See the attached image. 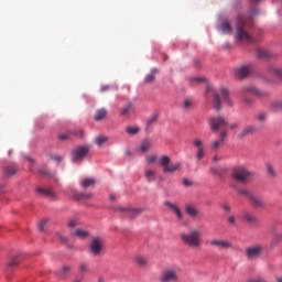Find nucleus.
Listing matches in <instances>:
<instances>
[{
  "mask_svg": "<svg viewBox=\"0 0 282 282\" xmlns=\"http://www.w3.org/2000/svg\"><path fill=\"white\" fill-rule=\"evenodd\" d=\"M185 213L193 219H195V217H197V215H199V212H197V207H195L194 205H191V204L185 205Z\"/></svg>",
  "mask_w": 282,
  "mask_h": 282,
  "instance_id": "obj_20",
  "label": "nucleus"
},
{
  "mask_svg": "<svg viewBox=\"0 0 282 282\" xmlns=\"http://www.w3.org/2000/svg\"><path fill=\"white\" fill-rule=\"evenodd\" d=\"M159 163L162 167L163 173L173 174L175 173V171H180V169L182 167V163L180 162L171 164V158H169V155L161 156Z\"/></svg>",
  "mask_w": 282,
  "mask_h": 282,
  "instance_id": "obj_7",
  "label": "nucleus"
},
{
  "mask_svg": "<svg viewBox=\"0 0 282 282\" xmlns=\"http://www.w3.org/2000/svg\"><path fill=\"white\" fill-rule=\"evenodd\" d=\"M95 142L97 144V147H101L104 145L106 142H109V137H105V135H99L95 138Z\"/></svg>",
  "mask_w": 282,
  "mask_h": 282,
  "instance_id": "obj_34",
  "label": "nucleus"
},
{
  "mask_svg": "<svg viewBox=\"0 0 282 282\" xmlns=\"http://www.w3.org/2000/svg\"><path fill=\"white\" fill-rule=\"evenodd\" d=\"M237 127H239V123L234 122V123H230L229 129H231V131H235V129H237Z\"/></svg>",
  "mask_w": 282,
  "mask_h": 282,
  "instance_id": "obj_55",
  "label": "nucleus"
},
{
  "mask_svg": "<svg viewBox=\"0 0 282 282\" xmlns=\"http://www.w3.org/2000/svg\"><path fill=\"white\" fill-rule=\"evenodd\" d=\"M242 219L251 228H257V226L260 224L259 217H257V215L252 214L250 210H245L242 213Z\"/></svg>",
  "mask_w": 282,
  "mask_h": 282,
  "instance_id": "obj_12",
  "label": "nucleus"
},
{
  "mask_svg": "<svg viewBox=\"0 0 282 282\" xmlns=\"http://www.w3.org/2000/svg\"><path fill=\"white\" fill-rule=\"evenodd\" d=\"M131 111H133V105L127 104L121 109V116H129V113H131Z\"/></svg>",
  "mask_w": 282,
  "mask_h": 282,
  "instance_id": "obj_35",
  "label": "nucleus"
},
{
  "mask_svg": "<svg viewBox=\"0 0 282 282\" xmlns=\"http://www.w3.org/2000/svg\"><path fill=\"white\" fill-rule=\"evenodd\" d=\"M248 202L252 208H265V203L261 196L251 194L248 198Z\"/></svg>",
  "mask_w": 282,
  "mask_h": 282,
  "instance_id": "obj_14",
  "label": "nucleus"
},
{
  "mask_svg": "<svg viewBox=\"0 0 282 282\" xmlns=\"http://www.w3.org/2000/svg\"><path fill=\"white\" fill-rule=\"evenodd\" d=\"M247 259H259L263 254V247L261 245H253L245 249Z\"/></svg>",
  "mask_w": 282,
  "mask_h": 282,
  "instance_id": "obj_9",
  "label": "nucleus"
},
{
  "mask_svg": "<svg viewBox=\"0 0 282 282\" xmlns=\"http://www.w3.org/2000/svg\"><path fill=\"white\" fill-rule=\"evenodd\" d=\"M155 120H158V115H152L151 117H149V119L147 121V127H151V124H153V122H155Z\"/></svg>",
  "mask_w": 282,
  "mask_h": 282,
  "instance_id": "obj_43",
  "label": "nucleus"
},
{
  "mask_svg": "<svg viewBox=\"0 0 282 282\" xmlns=\"http://www.w3.org/2000/svg\"><path fill=\"white\" fill-rule=\"evenodd\" d=\"M37 175H40V177H54V172L45 169H40L37 170Z\"/></svg>",
  "mask_w": 282,
  "mask_h": 282,
  "instance_id": "obj_32",
  "label": "nucleus"
},
{
  "mask_svg": "<svg viewBox=\"0 0 282 282\" xmlns=\"http://www.w3.org/2000/svg\"><path fill=\"white\" fill-rule=\"evenodd\" d=\"M158 160V156L150 154L147 156V162L148 164H153V162H155Z\"/></svg>",
  "mask_w": 282,
  "mask_h": 282,
  "instance_id": "obj_49",
  "label": "nucleus"
},
{
  "mask_svg": "<svg viewBox=\"0 0 282 282\" xmlns=\"http://www.w3.org/2000/svg\"><path fill=\"white\" fill-rule=\"evenodd\" d=\"M145 178H147L148 182H155V171L148 170L145 172Z\"/></svg>",
  "mask_w": 282,
  "mask_h": 282,
  "instance_id": "obj_36",
  "label": "nucleus"
},
{
  "mask_svg": "<svg viewBox=\"0 0 282 282\" xmlns=\"http://www.w3.org/2000/svg\"><path fill=\"white\" fill-rule=\"evenodd\" d=\"M257 56L258 58H260L261 61H268L270 58L274 57V54L271 51H268L265 48H258L257 50Z\"/></svg>",
  "mask_w": 282,
  "mask_h": 282,
  "instance_id": "obj_17",
  "label": "nucleus"
},
{
  "mask_svg": "<svg viewBox=\"0 0 282 282\" xmlns=\"http://www.w3.org/2000/svg\"><path fill=\"white\" fill-rule=\"evenodd\" d=\"M193 80H195L196 83H204V80H206V79L202 78V77H195V78H193Z\"/></svg>",
  "mask_w": 282,
  "mask_h": 282,
  "instance_id": "obj_57",
  "label": "nucleus"
},
{
  "mask_svg": "<svg viewBox=\"0 0 282 282\" xmlns=\"http://www.w3.org/2000/svg\"><path fill=\"white\" fill-rule=\"evenodd\" d=\"M183 185L184 186H193V182L188 181V178L183 180Z\"/></svg>",
  "mask_w": 282,
  "mask_h": 282,
  "instance_id": "obj_53",
  "label": "nucleus"
},
{
  "mask_svg": "<svg viewBox=\"0 0 282 282\" xmlns=\"http://www.w3.org/2000/svg\"><path fill=\"white\" fill-rule=\"evenodd\" d=\"M72 270V268L67 267V265H64L62 267L61 271H59V274L62 276H65V274H67V272H69Z\"/></svg>",
  "mask_w": 282,
  "mask_h": 282,
  "instance_id": "obj_47",
  "label": "nucleus"
},
{
  "mask_svg": "<svg viewBox=\"0 0 282 282\" xmlns=\"http://www.w3.org/2000/svg\"><path fill=\"white\" fill-rule=\"evenodd\" d=\"M227 224L229 226H236L237 225V218L235 216H228Z\"/></svg>",
  "mask_w": 282,
  "mask_h": 282,
  "instance_id": "obj_42",
  "label": "nucleus"
},
{
  "mask_svg": "<svg viewBox=\"0 0 282 282\" xmlns=\"http://www.w3.org/2000/svg\"><path fill=\"white\" fill-rule=\"evenodd\" d=\"M229 48H230V45H228V44L224 45V50H229Z\"/></svg>",
  "mask_w": 282,
  "mask_h": 282,
  "instance_id": "obj_62",
  "label": "nucleus"
},
{
  "mask_svg": "<svg viewBox=\"0 0 282 282\" xmlns=\"http://www.w3.org/2000/svg\"><path fill=\"white\" fill-rule=\"evenodd\" d=\"M47 219H42L39 225H37V228L40 230V232H43L45 230V226H47Z\"/></svg>",
  "mask_w": 282,
  "mask_h": 282,
  "instance_id": "obj_39",
  "label": "nucleus"
},
{
  "mask_svg": "<svg viewBox=\"0 0 282 282\" xmlns=\"http://www.w3.org/2000/svg\"><path fill=\"white\" fill-rule=\"evenodd\" d=\"M102 250H105V241L98 236L94 237L88 246L89 254H91V257H100Z\"/></svg>",
  "mask_w": 282,
  "mask_h": 282,
  "instance_id": "obj_6",
  "label": "nucleus"
},
{
  "mask_svg": "<svg viewBox=\"0 0 282 282\" xmlns=\"http://www.w3.org/2000/svg\"><path fill=\"white\" fill-rule=\"evenodd\" d=\"M220 31L223 34H229L232 31V26L230 25V21L224 20L220 24Z\"/></svg>",
  "mask_w": 282,
  "mask_h": 282,
  "instance_id": "obj_25",
  "label": "nucleus"
},
{
  "mask_svg": "<svg viewBox=\"0 0 282 282\" xmlns=\"http://www.w3.org/2000/svg\"><path fill=\"white\" fill-rule=\"evenodd\" d=\"M17 166L8 165L2 170V176L4 180H10V177H14V175H17Z\"/></svg>",
  "mask_w": 282,
  "mask_h": 282,
  "instance_id": "obj_16",
  "label": "nucleus"
},
{
  "mask_svg": "<svg viewBox=\"0 0 282 282\" xmlns=\"http://www.w3.org/2000/svg\"><path fill=\"white\" fill-rule=\"evenodd\" d=\"M231 177L235 182H248L252 177V173L245 167L237 166L232 169Z\"/></svg>",
  "mask_w": 282,
  "mask_h": 282,
  "instance_id": "obj_8",
  "label": "nucleus"
},
{
  "mask_svg": "<svg viewBox=\"0 0 282 282\" xmlns=\"http://www.w3.org/2000/svg\"><path fill=\"white\" fill-rule=\"evenodd\" d=\"M164 206H166V208H169L170 210H173V213H174V215H176L177 219L182 220V217H183L182 212L175 204H173L171 202H165Z\"/></svg>",
  "mask_w": 282,
  "mask_h": 282,
  "instance_id": "obj_19",
  "label": "nucleus"
},
{
  "mask_svg": "<svg viewBox=\"0 0 282 282\" xmlns=\"http://www.w3.org/2000/svg\"><path fill=\"white\" fill-rule=\"evenodd\" d=\"M225 170L219 167L214 170V175H224Z\"/></svg>",
  "mask_w": 282,
  "mask_h": 282,
  "instance_id": "obj_51",
  "label": "nucleus"
},
{
  "mask_svg": "<svg viewBox=\"0 0 282 282\" xmlns=\"http://www.w3.org/2000/svg\"><path fill=\"white\" fill-rule=\"evenodd\" d=\"M73 237H78V239H87L89 237V231L83 230V229H76L72 232Z\"/></svg>",
  "mask_w": 282,
  "mask_h": 282,
  "instance_id": "obj_26",
  "label": "nucleus"
},
{
  "mask_svg": "<svg viewBox=\"0 0 282 282\" xmlns=\"http://www.w3.org/2000/svg\"><path fill=\"white\" fill-rule=\"evenodd\" d=\"M181 281V269L180 267H167L161 271L159 275V282H180Z\"/></svg>",
  "mask_w": 282,
  "mask_h": 282,
  "instance_id": "obj_5",
  "label": "nucleus"
},
{
  "mask_svg": "<svg viewBox=\"0 0 282 282\" xmlns=\"http://www.w3.org/2000/svg\"><path fill=\"white\" fill-rule=\"evenodd\" d=\"M140 149L142 151V153H147V151H149V149H151V141L149 139H144L141 142Z\"/></svg>",
  "mask_w": 282,
  "mask_h": 282,
  "instance_id": "obj_33",
  "label": "nucleus"
},
{
  "mask_svg": "<svg viewBox=\"0 0 282 282\" xmlns=\"http://www.w3.org/2000/svg\"><path fill=\"white\" fill-rule=\"evenodd\" d=\"M122 210H127V213L130 214L132 217H135L137 215H140V213H142V209H126V208H123Z\"/></svg>",
  "mask_w": 282,
  "mask_h": 282,
  "instance_id": "obj_40",
  "label": "nucleus"
},
{
  "mask_svg": "<svg viewBox=\"0 0 282 282\" xmlns=\"http://www.w3.org/2000/svg\"><path fill=\"white\" fill-rule=\"evenodd\" d=\"M252 72V66L247 65V66H240L236 69V76L237 78H246V76H248V74H250Z\"/></svg>",
  "mask_w": 282,
  "mask_h": 282,
  "instance_id": "obj_15",
  "label": "nucleus"
},
{
  "mask_svg": "<svg viewBox=\"0 0 282 282\" xmlns=\"http://www.w3.org/2000/svg\"><path fill=\"white\" fill-rule=\"evenodd\" d=\"M126 133H128V135H138L140 128L138 126H127Z\"/></svg>",
  "mask_w": 282,
  "mask_h": 282,
  "instance_id": "obj_27",
  "label": "nucleus"
},
{
  "mask_svg": "<svg viewBox=\"0 0 282 282\" xmlns=\"http://www.w3.org/2000/svg\"><path fill=\"white\" fill-rule=\"evenodd\" d=\"M193 102L189 99L183 100V109H191Z\"/></svg>",
  "mask_w": 282,
  "mask_h": 282,
  "instance_id": "obj_50",
  "label": "nucleus"
},
{
  "mask_svg": "<svg viewBox=\"0 0 282 282\" xmlns=\"http://www.w3.org/2000/svg\"><path fill=\"white\" fill-rule=\"evenodd\" d=\"M227 127H228V120L226 119V117H224V115L214 116L213 132L217 133L218 139L213 142V149H219V147L224 144V141L228 135V130H226Z\"/></svg>",
  "mask_w": 282,
  "mask_h": 282,
  "instance_id": "obj_2",
  "label": "nucleus"
},
{
  "mask_svg": "<svg viewBox=\"0 0 282 282\" xmlns=\"http://www.w3.org/2000/svg\"><path fill=\"white\" fill-rule=\"evenodd\" d=\"M205 98L207 100H210V98H213V88L208 85L206 86Z\"/></svg>",
  "mask_w": 282,
  "mask_h": 282,
  "instance_id": "obj_38",
  "label": "nucleus"
},
{
  "mask_svg": "<svg viewBox=\"0 0 282 282\" xmlns=\"http://www.w3.org/2000/svg\"><path fill=\"white\" fill-rule=\"evenodd\" d=\"M89 155V147L88 145H82L76 148L72 152V160L73 162H80V160H85Z\"/></svg>",
  "mask_w": 282,
  "mask_h": 282,
  "instance_id": "obj_10",
  "label": "nucleus"
},
{
  "mask_svg": "<svg viewBox=\"0 0 282 282\" xmlns=\"http://www.w3.org/2000/svg\"><path fill=\"white\" fill-rule=\"evenodd\" d=\"M236 191L239 195H243V197H247V199H250V195H252V193H250V191L246 188H236Z\"/></svg>",
  "mask_w": 282,
  "mask_h": 282,
  "instance_id": "obj_37",
  "label": "nucleus"
},
{
  "mask_svg": "<svg viewBox=\"0 0 282 282\" xmlns=\"http://www.w3.org/2000/svg\"><path fill=\"white\" fill-rule=\"evenodd\" d=\"M59 140H67V138H69V134L67 133H62L58 135Z\"/></svg>",
  "mask_w": 282,
  "mask_h": 282,
  "instance_id": "obj_54",
  "label": "nucleus"
},
{
  "mask_svg": "<svg viewBox=\"0 0 282 282\" xmlns=\"http://www.w3.org/2000/svg\"><path fill=\"white\" fill-rule=\"evenodd\" d=\"M265 118H268V113H265V112H260L257 116V119L259 120V122H264Z\"/></svg>",
  "mask_w": 282,
  "mask_h": 282,
  "instance_id": "obj_48",
  "label": "nucleus"
},
{
  "mask_svg": "<svg viewBox=\"0 0 282 282\" xmlns=\"http://www.w3.org/2000/svg\"><path fill=\"white\" fill-rule=\"evenodd\" d=\"M241 94H251L252 96H256L257 98H268L270 96V93L263 91L257 86H243L241 88Z\"/></svg>",
  "mask_w": 282,
  "mask_h": 282,
  "instance_id": "obj_11",
  "label": "nucleus"
},
{
  "mask_svg": "<svg viewBox=\"0 0 282 282\" xmlns=\"http://www.w3.org/2000/svg\"><path fill=\"white\" fill-rule=\"evenodd\" d=\"M56 237L62 243H67V241H69V239H67V237L63 236L61 232H56Z\"/></svg>",
  "mask_w": 282,
  "mask_h": 282,
  "instance_id": "obj_44",
  "label": "nucleus"
},
{
  "mask_svg": "<svg viewBox=\"0 0 282 282\" xmlns=\"http://www.w3.org/2000/svg\"><path fill=\"white\" fill-rule=\"evenodd\" d=\"M76 226H78V220H76V219H69V220L67 221V227H68V228H76Z\"/></svg>",
  "mask_w": 282,
  "mask_h": 282,
  "instance_id": "obj_45",
  "label": "nucleus"
},
{
  "mask_svg": "<svg viewBox=\"0 0 282 282\" xmlns=\"http://www.w3.org/2000/svg\"><path fill=\"white\" fill-rule=\"evenodd\" d=\"M243 102H246V105H252V99L245 98Z\"/></svg>",
  "mask_w": 282,
  "mask_h": 282,
  "instance_id": "obj_58",
  "label": "nucleus"
},
{
  "mask_svg": "<svg viewBox=\"0 0 282 282\" xmlns=\"http://www.w3.org/2000/svg\"><path fill=\"white\" fill-rule=\"evenodd\" d=\"M202 232L198 229H191L189 234H181V240L189 248H199L202 246Z\"/></svg>",
  "mask_w": 282,
  "mask_h": 282,
  "instance_id": "obj_4",
  "label": "nucleus"
},
{
  "mask_svg": "<svg viewBox=\"0 0 282 282\" xmlns=\"http://www.w3.org/2000/svg\"><path fill=\"white\" fill-rule=\"evenodd\" d=\"M158 74V68H152L150 74L144 78V83H153L155 80V75Z\"/></svg>",
  "mask_w": 282,
  "mask_h": 282,
  "instance_id": "obj_29",
  "label": "nucleus"
},
{
  "mask_svg": "<svg viewBox=\"0 0 282 282\" xmlns=\"http://www.w3.org/2000/svg\"><path fill=\"white\" fill-rule=\"evenodd\" d=\"M223 208H224V210H226V213H230V206L224 205Z\"/></svg>",
  "mask_w": 282,
  "mask_h": 282,
  "instance_id": "obj_59",
  "label": "nucleus"
},
{
  "mask_svg": "<svg viewBox=\"0 0 282 282\" xmlns=\"http://www.w3.org/2000/svg\"><path fill=\"white\" fill-rule=\"evenodd\" d=\"M35 191L43 197H51L52 199H54V197H56V194H54V192H52L51 189H45L43 187H36Z\"/></svg>",
  "mask_w": 282,
  "mask_h": 282,
  "instance_id": "obj_23",
  "label": "nucleus"
},
{
  "mask_svg": "<svg viewBox=\"0 0 282 282\" xmlns=\"http://www.w3.org/2000/svg\"><path fill=\"white\" fill-rule=\"evenodd\" d=\"M193 147L197 149L195 154L196 160H204L206 155V148H204V143L199 139H194Z\"/></svg>",
  "mask_w": 282,
  "mask_h": 282,
  "instance_id": "obj_13",
  "label": "nucleus"
},
{
  "mask_svg": "<svg viewBox=\"0 0 282 282\" xmlns=\"http://www.w3.org/2000/svg\"><path fill=\"white\" fill-rule=\"evenodd\" d=\"M6 193V185L0 184V195H3Z\"/></svg>",
  "mask_w": 282,
  "mask_h": 282,
  "instance_id": "obj_56",
  "label": "nucleus"
},
{
  "mask_svg": "<svg viewBox=\"0 0 282 282\" xmlns=\"http://www.w3.org/2000/svg\"><path fill=\"white\" fill-rule=\"evenodd\" d=\"M213 246L220 248L223 250H228V248H232V243L227 240H214Z\"/></svg>",
  "mask_w": 282,
  "mask_h": 282,
  "instance_id": "obj_21",
  "label": "nucleus"
},
{
  "mask_svg": "<svg viewBox=\"0 0 282 282\" xmlns=\"http://www.w3.org/2000/svg\"><path fill=\"white\" fill-rule=\"evenodd\" d=\"M79 272H82V273L89 272V264L82 262L79 264Z\"/></svg>",
  "mask_w": 282,
  "mask_h": 282,
  "instance_id": "obj_41",
  "label": "nucleus"
},
{
  "mask_svg": "<svg viewBox=\"0 0 282 282\" xmlns=\"http://www.w3.org/2000/svg\"><path fill=\"white\" fill-rule=\"evenodd\" d=\"M276 281H278V282H282V278H278Z\"/></svg>",
  "mask_w": 282,
  "mask_h": 282,
  "instance_id": "obj_64",
  "label": "nucleus"
},
{
  "mask_svg": "<svg viewBox=\"0 0 282 282\" xmlns=\"http://www.w3.org/2000/svg\"><path fill=\"white\" fill-rule=\"evenodd\" d=\"M96 122H100L107 118V110L105 108L97 109L94 116Z\"/></svg>",
  "mask_w": 282,
  "mask_h": 282,
  "instance_id": "obj_22",
  "label": "nucleus"
},
{
  "mask_svg": "<svg viewBox=\"0 0 282 282\" xmlns=\"http://www.w3.org/2000/svg\"><path fill=\"white\" fill-rule=\"evenodd\" d=\"M14 265H19V261H17V259H13L8 263L9 268H14Z\"/></svg>",
  "mask_w": 282,
  "mask_h": 282,
  "instance_id": "obj_52",
  "label": "nucleus"
},
{
  "mask_svg": "<svg viewBox=\"0 0 282 282\" xmlns=\"http://www.w3.org/2000/svg\"><path fill=\"white\" fill-rule=\"evenodd\" d=\"M249 28H252V14L249 18L238 15L236 23V39L238 43H254V37L248 33Z\"/></svg>",
  "mask_w": 282,
  "mask_h": 282,
  "instance_id": "obj_1",
  "label": "nucleus"
},
{
  "mask_svg": "<svg viewBox=\"0 0 282 282\" xmlns=\"http://www.w3.org/2000/svg\"><path fill=\"white\" fill-rule=\"evenodd\" d=\"M97 282H105V279L98 278Z\"/></svg>",
  "mask_w": 282,
  "mask_h": 282,
  "instance_id": "obj_63",
  "label": "nucleus"
},
{
  "mask_svg": "<svg viewBox=\"0 0 282 282\" xmlns=\"http://www.w3.org/2000/svg\"><path fill=\"white\" fill-rule=\"evenodd\" d=\"M96 180L94 178H85L82 181L80 186L82 188H89L90 186H95Z\"/></svg>",
  "mask_w": 282,
  "mask_h": 282,
  "instance_id": "obj_30",
  "label": "nucleus"
},
{
  "mask_svg": "<svg viewBox=\"0 0 282 282\" xmlns=\"http://www.w3.org/2000/svg\"><path fill=\"white\" fill-rule=\"evenodd\" d=\"M254 131H257V128H254V126H248V127L243 128L241 132L238 133L237 138H238V140H243V138H246L248 135H252V133H254Z\"/></svg>",
  "mask_w": 282,
  "mask_h": 282,
  "instance_id": "obj_18",
  "label": "nucleus"
},
{
  "mask_svg": "<svg viewBox=\"0 0 282 282\" xmlns=\"http://www.w3.org/2000/svg\"><path fill=\"white\" fill-rule=\"evenodd\" d=\"M109 198H110V202H115L116 195L111 194V195L109 196Z\"/></svg>",
  "mask_w": 282,
  "mask_h": 282,
  "instance_id": "obj_61",
  "label": "nucleus"
},
{
  "mask_svg": "<svg viewBox=\"0 0 282 282\" xmlns=\"http://www.w3.org/2000/svg\"><path fill=\"white\" fill-rule=\"evenodd\" d=\"M75 198L77 202H87V199H91V193H77Z\"/></svg>",
  "mask_w": 282,
  "mask_h": 282,
  "instance_id": "obj_28",
  "label": "nucleus"
},
{
  "mask_svg": "<svg viewBox=\"0 0 282 282\" xmlns=\"http://www.w3.org/2000/svg\"><path fill=\"white\" fill-rule=\"evenodd\" d=\"M221 100L227 105V107H235V101L230 98V90L226 87H221L219 89V94L214 93L213 109H215V111H221L224 107V105H221Z\"/></svg>",
  "mask_w": 282,
  "mask_h": 282,
  "instance_id": "obj_3",
  "label": "nucleus"
},
{
  "mask_svg": "<svg viewBox=\"0 0 282 282\" xmlns=\"http://www.w3.org/2000/svg\"><path fill=\"white\" fill-rule=\"evenodd\" d=\"M265 166H267L268 176L271 178L276 177L278 174H276V170L274 169V165L268 163Z\"/></svg>",
  "mask_w": 282,
  "mask_h": 282,
  "instance_id": "obj_31",
  "label": "nucleus"
},
{
  "mask_svg": "<svg viewBox=\"0 0 282 282\" xmlns=\"http://www.w3.org/2000/svg\"><path fill=\"white\" fill-rule=\"evenodd\" d=\"M134 263L139 267V268H147V265H149V261L147 260V258L142 257V256H137L134 258Z\"/></svg>",
  "mask_w": 282,
  "mask_h": 282,
  "instance_id": "obj_24",
  "label": "nucleus"
},
{
  "mask_svg": "<svg viewBox=\"0 0 282 282\" xmlns=\"http://www.w3.org/2000/svg\"><path fill=\"white\" fill-rule=\"evenodd\" d=\"M50 159L53 161V162H56L57 164H59V162L63 161V159L61 156H58V154H51L50 155Z\"/></svg>",
  "mask_w": 282,
  "mask_h": 282,
  "instance_id": "obj_46",
  "label": "nucleus"
},
{
  "mask_svg": "<svg viewBox=\"0 0 282 282\" xmlns=\"http://www.w3.org/2000/svg\"><path fill=\"white\" fill-rule=\"evenodd\" d=\"M101 91H109V86H102Z\"/></svg>",
  "mask_w": 282,
  "mask_h": 282,
  "instance_id": "obj_60",
  "label": "nucleus"
}]
</instances>
